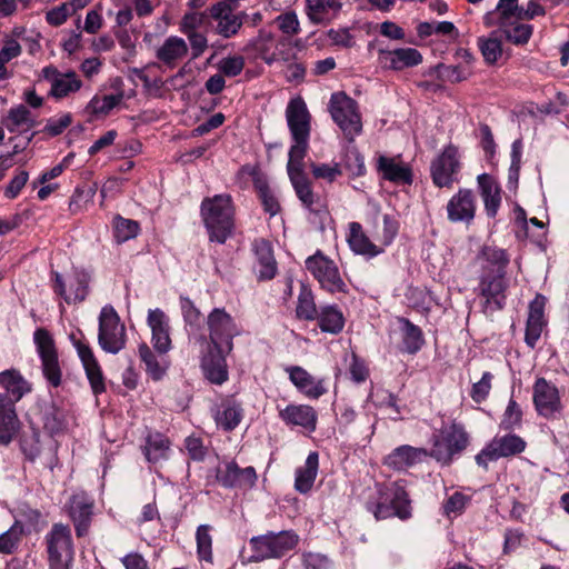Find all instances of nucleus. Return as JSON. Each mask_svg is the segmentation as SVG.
<instances>
[{
  "label": "nucleus",
  "mask_w": 569,
  "mask_h": 569,
  "mask_svg": "<svg viewBox=\"0 0 569 569\" xmlns=\"http://www.w3.org/2000/svg\"><path fill=\"white\" fill-rule=\"evenodd\" d=\"M378 171L382 178L398 184H411L413 176L411 168L403 163H398L393 158L380 156L378 159Z\"/></svg>",
  "instance_id": "35"
},
{
  "label": "nucleus",
  "mask_w": 569,
  "mask_h": 569,
  "mask_svg": "<svg viewBox=\"0 0 569 569\" xmlns=\"http://www.w3.org/2000/svg\"><path fill=\"white\" fill-rule=\"evenodd\" d=\"M233 207L229 194L203 199L201 216L211 241L224 243L233 229Z\"/></svg>",
  "instance_id": "2"
},
{
  "label": "nucleus",
  "mask_w": 569,
  "mask_h": 569,
  "mask_svg": "<svg viewBox=\"0 0 569 569\" xmlns=\"http://www.w3.org/2000/svg\"><path fill=\"white\" fill-rule=\"evenodd\" d=\"M139 223L131 219L116 216L113 219V234L117 242L122 243L138 236Z\"/></svg>",
  "instance_id": "51"
},
{
  "label": "nucleus",
  "mask_w": 569,
  "mask_h": 569,
  "mask_svg": "<svg viewBox=\"0 0 569 569\" xmlns=\"http://www.w3.org/2000/svg\"><path fill=\"white\" fill-rule=\"evenodd\" d=\"M188 44L184 39L170 36L157 49L156 58L166 67L172 69L188 54Z\"/></svg>",
  "instance_id": "33"
},
{
  "label": "nucleus",
  "mask_w": 569,
  "mask_h": 569,
  "mask_svg": "<svg viewBox=\"0 0 569 569\" xmlns=\"http://www.w3.org/2000/svg\"><path fill=\"white\" fill-rule=\"evenodd\" d=\"M508 282L506 274L482 273L478 286V295L485 299L483 311H499L506 303V289Z\"/></svg>",
  "instance_id": "14"
},
{
  "label": "nucleus",
  "mask_w": 569,
  "mask_h": 569,
  "mask_svg": "<svg viewBox=\"0 0 569 569\" xmlns=\"http://www.w3.org/2000/svg\"><path fill=\"white\" fill-rule=\"evenodd\" d=\"M328 111L333 122L343 132L345 138L349 142H353L362 131L358 102L343 91L335 92L330 97Z\"/></svg>",
  "instance_id": "4"
},
{
  "label": "nucleus",
  "mask_w": 569,
  "mask_h": 569,
  "mask_svg": "<svg viewBox=\"0 0 569 569\" xmlns=\"http://www.w3.org/2000/svg\"><path fill=\"white\" fill-rule=\"evenodd\" d=\"M399 333L401 341L398 349L402 353L416 355L425 345V336L420 327L411 322L408 318L398 317Z\"/></svg>",
  "instance_id": "30"
},
{
  "label": "nucleus",
  "mask_w": 569,
  "mask_h": 569,
  "mask_svg": "<svg viewBox=\"0 0 569 569\" xmlns=\"http://www.w3.org/2000/svg\"><path fill=\"white\" fill-rule=\"evenodd\" d=\"M476 196L470 189H459L447 204L448 220L470 224L476 214Z\"/></svg>",
  "instance_id": "19"
},
{
  "label": "nucleus",
  "mask_w": 569,
  "mask_h": 569,
  "mask_svg": "<svg viewBox=\"0 0 569 569\" xmlns=\"http://www.w3.org/2000/svg\"><path fill=\"white\" fill-rule=\"evenodd\" d=\"M93 501L84 493L73 495L69 501V516L73 521L77 537H84L93 515Z\"/></svg>",
  "instance_id": "23"
},
{
  "label": "nucleus",
  "mask_w": 569,
  "mask_h": 569,
  "mask_svg": "<svg viewBox=\"0 0 569 569\" xmlns=\"http://www.w3.org/2000/svg\"><path fill=\"white\" fill-rule=\"evenodd\" d=\"M43 427L50 433H59L64 429V415L57 406L51 405L43 411Z\"/></svg>",
  "instance_id": "55"
},
{
  "label": "nucleus",
  "mask_w": 569,
  "mask_h": 569,
  "mask_svg": "<svg viewBox=\"0 0 569 569\" xmlns=\"http://www.w3.org/2000/svg\"><path fill=\"white\" fill-rule=\"evenodd\" d=\"M349 372L351 380L356 383L365 382L369 377V369L366 361L356 353H352Z\"/></svg>",
  "instance_id": "63"
},
{
  "label": "nucleus",
  "mask_w": 569,
  "mask_h": 569,
  "mask_svg": "<svg viewBox=\"0 0 569 569\" xmlns=\"http://www.w3.org/2000/svg\"><path fill=\"white\" fill-rule=\"evenodd\" d=\"M180 306L186 323L190 327L191 330L198 329L201 322L200 310L194 306V303L189 298L182 297L180 299Z\"/></svg>",
  "instance_id": "58"
},
{
  "label": "nucleus",
  "mask_w": 569,
  "mask_h": 569,
  "mask_svg": "<svg viewBox=\"0 0 569 569\" xmlns=\"http://www.w3.org/2000/svg\"><path fill=\"white\" fill-rule=\"evenodd\" d=\"M345 168L353 177H360L365 174L366 167L363 157L357 151V149L349 150L345 157Z\"/></svg>",
  "instance_id": "61"
},
{
  "label": "nucleus",
  "mask_w": 569,
  "mask_h": 569,
  "mask_svg": "<svg viewBox=\"0 0 569 569\" xmlns=\"http://www.w3.org/2000/svg\"><path fill=\"white\" fill-rule=\"evenodd\" d=\"M253 271L258 282L272 280L278 273L272 243L266 239H257L253 244Z\"/></svg>",
  "instance_id": "15"
},
{
  "label": "nucleus",
  "mask_w": 569,
  "mask_h": 569,
  "mask_svg": "<svg viewBox=\"0 0 569 569\" xmlns=\"http://www.w3.org/2000/svg\"><path fill=\"white\" fill-rule=\"evenodd\" d=\"M89 282L90 276L83 270H74L67 278L52 271V290L68 305L84 301L89 293Z\"/></svg>",
  "instance_id": "11"
},
{
  "label": "nucleus",
  "mask_w": 569,
  "mask_h": 569,
  "mask_svg": "<svg viewBox=\"0 0 569 569\" xmlns=\"http://www.w3.org/2000/svg\"><path fill=\"white\" fill-rule=\"evenodd\" d=\"M42 77L51 84L49 94L54 99H63L77 92L82 87V81L74 71L60 72L56 67L48 66L42 69Z\"/></svg>",
  "instance_id": "16"
},
{
  "label": "nucleus",
  "mask_w": 569,
  "mask_h": 569,
  "mask_svg": "<svg viewBox=\"0 0 569 569\" xmlns=\"http://www.w3.org/2000/svg\"><path fill=\"white\" fill-rule=\"evenodd\" d=\"M493 376L491 372H483L481 379L478 382H475L470 390V397L476 403L483 402L491 390V381Z\"/></svg>",
  "instance_id": "57"
},
{
  "label": "nucleus",
  "mask_w": 569,
  "mask_h": 569,
  "mask_svg": "<svg viewBox=\"0 0 569 569\" xmlns=\"http://www.w3.org/2000/svg\"><path fill=\"white\" fill-rule=\"evenodd\" d=\"M532 401L539 416L552 419L562 410L558 388L546 378H537L532 387Z\"/></svg>",
  "instance_id": "13"
},
{
  "label": "nucleus",
  "mask_w": 569,
  "mask_h": 569,
  "mask_svg": "<svg viewBox=\"0 0 569 569\" xmlns=\"http://www.w3.org/2000/svg\"><path fill=\"white\" fill-rule=\"evenodd\" d=\"M428 458V450L402 445L395 448L386 458L385 465L395 470H406Z\"/></svg>",
  "instance_id": "26"
},
{
  "label": "nucleus",
  "mask_w": 569,
  "mask_h": 569,
  "mask_svg": "<svg viewBox=\"0 0 569 569\" xmlns=\"http://www.w3.org/2000/svg\"><path fill=\"white\" fill-rule=\"evenodd\" d=\"M299 542V536L293 530L268 532L251 538V561L269 558H281L293 550Z\"/></svg>",
  "instance_id": "6"
},
{
  "label": "nucleus",
  "mask_w": 569,
  "mask_h": 569,
  "mask_svg": "<svg viewBox=\"0 0 569 569\" xmlns=\"http://www.w3.org/2000/svg\"><path fill=\"white\" fill-rule=\"evenodd\" d=\"M460 168L458 147L448 144L431 162L430 173L432 182L438 188H451L458 181L457 174Z\"/></svg>",
  "instance_id": "12"
},
{
  "label": "nucleus",
  "mask_w": 569,
  "mask_h": 569,
  "mask_svg": "<svg viewBox=\"0 0 569 569\" xmlns=\"http://www.w3.org/2000/svg\"><path fill=\"white\" fill-rule=\"evenodd\" d=\"M23 526L16 521L7 531L0 535V553L12 555L17 551L23 536Z\"/></svg>",
  "instance_id": "50"
},
{
  "label": "nucleus",
  "mask_w": 569,
  "mask_h": 569,
  "mask_svg": "<svg viewBox=\"0 0 569 569\" xmlns=\"http://www.w3.org/2000/svg\"><path fill=\"white\" fill-rule=\"evenodd\" d=\"M516 10H518V0H499L496 10L485 16V23L488 27L507 26V22L512 21Z\"/></svg>",
  "instance_id": "43"
},
{
  "label": "nucleus",
  "mask_w": 569,
  "mask_h": 569,
  "mask_svg": "<svg viewBox=\"0 0 569 569\" xmlns=\"http://www.w3.org/2000/svg\"><path fill=\"white\" fill-rule=\"evenodd\" d=\"M286 119L292 140H309L311 116L301 98L290 100L286 109Z\"/></svg>",
  "instance_id": "17"
},
{
  "label": "nucleus",
  "mask_w": 569,
  "mask_h": 569,
  "mask_svg": "<svg viewBox=\"0 0 569 569\" xmlns=\"http://www.w3.org/2000/svg\"><path fill=\"white\" fill-rule=\"evenodd\" d=\"M492 32L489 38H479L478 46L487 63H495L502 53L501 41Z\"/></svg>",
  "instance_id": "54"
},
{
  "label": "nucleus",
  "mask_w": 569,
  "mask_h": 569,
  "mask_svg": "<svg viewBox=\"0 0 569 569\" xmlns=\"http://www.w3.org/2000/svg\"><path fill=\"white\" fill-rule=\"evenodd\" d=\"M306 268L317 279L323 290L330 293H346L348 291L338 266L333 260L325 256L321 250H317L313 256L307 258Z\"/></svg>",
  "instance_id": "8"
},
{
  "label": "nucleus",
  "mask_w": 569,
  "mask_h": 569,
  "mask_svg": "<svg viewBox=\"0 0 569 569\" xmlns=\"http://www.w3.org/2000/svg\"><path fill=\"white\" fill-rule=\"evenodd\" d=\"M495 446L497 447L501 458H508L525 451L526 441L515 433H508L502 437H495Z\"/></svg>",
  "instance_id": "44"
},
{
  "label": "nucleus",
  "mask_w": 569,
  "mask_h": 569,
  "mask_svg": "<svg viewBox=\"0 0 569 569\" xmlns=\"http://www.w3.org/2000/svg\"><path fill=\"white\" fill-rule=\"evenodd\" d=\"M72 122V117L70 113H64L60 118H51L47 121L43 132L49 134L50 137H57L61 134Z\"/></svg>",
  "instance_id": "64"
},
{
  "label": "nucleus",
  "mask_w": 569,
  "mask_h": 569,
  "mask_svg": "<svg viewBox=\"0 0 569 569\" xmlns=\"http://www.w3.org/2000/svg\"><path fill=\"white\" fill-rule=\"evenodd\" d=\"M286 371L293 386L310 399H318L327 392L323 379L316 380L306 369L299 366L288 367Z\"/></svg>",
  "instance_id": "28"
},
{
  "label": "nucleus",
  "mask_w": 569,
  "mask_h": 569,
  "mask_svg": "<svg viewBox=\"0 0 569 569\" xmlns=\"http://www.w3.org/2000/svg\"><path fill=\"white\" fill-rule=\"evenodd\" d=\"M521 419L522 411L517 401L511 398L503 413L501 427L505 430H511L515 426H519L521 423Z\"/></svg>",
  "instance_id": "59"
},
{
  "label": "nucleus",
  "mask_w": 569,
  "mask_h": 569,
  "mask_svg": "<svg viewBox=\"0 0 569 569\" xmlns=\"http://www.w3.org/2000/svg\"><path fill=\"white\" fill-rule=\"evenodd\" d=\"M295 192L303 207L316 216L327 213L326 208L320 203L319 197L313 192L311 181L306 173H293L289 176Z\"/></svg>",
  "instance_id": "27"
},
{
  "label": "nucleus",
  "mask_w": 569,
  "mask_h": 569,
  "mask_svg": "<svg viewBox=\"0 0 569 569\" xmlns=\"http://www.w3.org/2000/svg\"><path fill=\"white\" fill-rule=\"evenodd\" d=\"M0 387L3 395L16 406L26 395L32 390L31 383L17 369H8L0 372Z\"/></svg>",
  "instance_id": "29"
},
{
  "label": "nucleus",
  "mask_w": 569,
  "mask_h": 569,
  "mask_svg": "<svg viewBox=\"0 0 569 569\" xmlns=\"http://www.w3.org/2000/svg\"><path fill=\"white\" fill-rule=\"evenodd\" d=\"M123 99V92L117 94H107L103 97L94 96L86 107L87 112L91 114H108Z\"/></svg>",
  "instance_id": "49"
},
{
  "label": "nucleus",
  "mask_w": 569,
  "mask_h": 569,
  "mask_svg": "<svg viewBox=\"0 0 569 569\" xmlns=\"http://www.w3.org/2000/svg\"><path fill=\"white\" fill-rule=\"evenodd\" d=\"M1 124L9 132L23 134L36 126V120L24 104H19L8 110L1 119Z\"/></svg>",
  "instance_id": "34"
},
{
  "label": "nucleus",
  "mask_w": 569,
  "mask_h": 569,
  "mask_svg": "<svg viewBox=\"0 0 569 569\" xmlns=\"http://www.w3.org/2000/svg\"><path fill=\"white\" fill-rule=\"evenodd\" d=\"M39 438V431L37 429H32L30 437L23 435L20 439V448L24 456L31 461H33L40 452Z\"/></svg>",
  "instance_id": "60"
},
{
  "label": "nucleus",
  "mask_w": 569,
  "mask_h": 569,
  "mask_svg": "<svg viewBox=\"0 0 569 569\" xmlns=\"http://www.w3.org/2000/svg\"><path fill=\"white\" fill-rule=\"evenodd\" d=\"M279 417L291 428L300 427L308 432H313L317 428V411L308 405H288L279 411Z\"/></svg>",
  "instance_id": "22"
},
{
  "label": "nucleus",
  "mask_w": 569,
  "mask_h": 569,
  "mask_svg": "<svg viewBox=\"0 0 569 569\" xmlns=\"http://www.w3.org/2000/svg\"><path fill=\"white\" fill-rule=\"evenodd\" d=\"M228 352H220L209 347V351L202 357L201 369L206 379L211 383L222 385L228 379V370L224 356Z\"/></svg>",
  "instance_id": "31"
},
{
  "label": "nucleus",
  "mask_w": 569,
  "mask_h": 569,
  "mask_svg": "<svg viewBox=\"0 0 569 569\" xmlns=\"http://www.w3.org/2000/svg\"><path fill=\"white\" fill-rule=\"evenodd\" d=\"M208 13L204 12H187L180 22V31L182 33L206 31L208 27Z\"/></svg>",
  "instance_id": "53"
},
{
  "label": "nucleus",
  "mask_w": 569,
  "mask_h": 569,
  "mask_svg": "<svg viewBox=\"0 0 569 569\" xmlns=\"http://www.w3.org/2000/svg\"><path fill=\"white\" fill-rule=\"evenodd\" d=\"M342 2L331 0H306L305 12L315 26H328L338 18Z\"/></svg>",
  "instance_id": "24"
},
{
  "label": "nucleus",
  "mask_w": 569,
  "mask_h": 569,
  "mask_svg": "<svg viewBox=\"0 0 569 569\" xmlns=\"http://www.w3.org/2000/svg\"><path fill=\"white\" fill-rule=\"evenodd\" d=\"M164 355H156L146 342L139 346V357L146 365V370L153 380H160L167 370Z\"/></svg>",
  "instance_id": "40"
},
{
  "label": "nucleus",
  "mask_w": 569,
  "mask_h": 569,
  "mask_svg": "<svg viewBox=\"0 0 569 569\" xmlns=\"http://www.w3.org/2000/svg\"><path fill=\"white\" fill-rule=\"evenodd\" d=\"M348 243L351 250L357 254L376 257L380 252L377 246L363 233L359 222L349 223Z\"/></svg>",
  "instance_id": "37"
},
{
  "label": "nucleus",
  "mask_w": 569,
  "mask_h": 569,
  "mask_svg": "<svg viewBox=\"0 0 569 569\" xmlns=\"http://www.w3.org/2000/svg\"><path fill=\"white\" fill-rule=\"evenodd\" d=\"M276 46V40L272 32L266 29L259 30V34L251 41V58H260L267 63L273 61L272 48Z\"/></svg>",
  "instance_id": "42"
},
{
  "label": "nucleus",
  "mask_w": 569,
  "mask_h": 569,
  "mask_svg": "<svg viewBox=\"0 0 569 569\" xmlns=\"http://www.w3.org/2000/svg\"><path fill=\"white\" fill-rule=\"evenodd\" d=\"M319 468V455L311 451L302 467L296 470L295 489L300 493H308L315 483Z\"/></svg>",
  "instance_id": "36"
},
{
  "label": "nucleus",
  "mask_w": 569,
  "mask_h": 569,
  "mask_svg": "<svg viewBox=\"0 0 569 569\" xmlns=\"http://www.w3.org/2000/svg\"><path fill=\"white\" fill-rule=\"evenodd\" d=\"M469 443L470 437L463 425L452 422L449 427L442 428L438 433L432 435L428 457L442 466H450L453 459L467 449Z\"/></svg>",
  "instance_id": "3"
},
{
  "label": "nucleus",
  "mask_w": 569,
  "mask_h": 569,
  "mask_svg": "<svg viewBox=\"0 0 569 569\" xmlns=\"http://www.w3.org/2000/svg\"><path fill=\"white\" fill-rule=\"evenodd\" d=\"M21 422L16 406L0 392V445L9 446L18 435Z\"/></svg>",
  "instance_id": "25"
},
{
  "label": "nucleus",
  "mask_w": 569,
  "mask_h": 569,
  "mask_svg": "<svg viewBox=\"0 0 569 569\" xmlns=\"http://www.w3.org/2000/svg\"><path fill=\"white\" fill-rule=\"evenodd\" d=\"M251 179L253 188L257 193L259 203L261 204L264 213L269 214L270 218L277 216L281 211V204L278 194L273 188L268 183L267 179L256 174L251 170Z\"/></svg>",
  "instance_id": "32"
},
{
  "label": "nucleus",
  "mask_w": 569,
  "mask_h": 569,
  "mask_svg": "<svg viewBox=\"0 0 569 569\" xmlns=\"http://www.w3.org/2000/svg\"><path fill=\"white\" fill-rule=\"evenodd\" d=\"M296 316L298 319L306 321L316 320L318 316L313 293L306 286H302L299 292Z\"/></svg>",
  "instance_id": "46"
},
{
  "label": "nucleus",
  "mask_w": 569,
  "mask_h": 569,
  "mask_svg": "<svg viewBox=\"0 0 569 569\" xmlns=\"http://www.w3.org/2000/svg\"><path fill=\"white\" fill-rule=\"evenodd\" d=\"M169 449V439L161 433H154L148 436L143 451L149 462L157 463L168 458Z\"/></svg>",
  "instance_id": "41"
},
{
  "label": "nucleus",
  "mask_w": 569,
  "mask_h": 569,
  "mask_svg": "<svg viewBox=\"0 0 569 569\" xmlns=\"http://www.w3.org/2000/svg\"><path fill=\"white\" fill-rule=\"evenodd\" d=\"M249 471V468L241 469L234 461L224 462L217 469V479L224 487H234Z\"/></svg>",
  "instance_id": "48"
},
{
  "label": "nucleus",
  "mask_w": 569,
  "mask_h": 569,
  "mask_svg": "<svg viewBox=\"0 0 569 569\" xmlns=\"http://www.w3.org/2000/svg\"><path fill=\"white\" fill-rule=\"evenodd\" d=\"M311 171L315 178L325 179L329 182L335 181L336 178L342 173L339 163H335L333 166L327 163H311Z\"/></svg>",
  "instance_id": "62"
},
{
  "label": "nucleus",
  "mask_w": 569,
  "mask_h": 569,
  "mask_svg": "<svg viewBox=\"0 0 569 569\" xmlns=\"http://www.w3.org/2000/svg\"><path fill=\"white\" fill-rule=\"evenodd\" d=\"M378 59L383 68L396 71L415 67L422 62L421 53L415 48L379 49Z\"/></svg>",
  "instance_id": "21"
},
{
  "label": "nucleus",
  "mask_w": 569,
  "mask_h": 569,
  "mask_svg": "<svg viewBox=\"0 0 569 569\" xmlns=\"http://www.w3.org/2000/svg\"><path fill=\"white\" fill-rule=\"evenodd\" d=\"M210 346L220 352L232 350V339L240 333L233 319L224 309L214 308L207 318Z\"/></svg>",
  "instance_id": "9"
},
{
  "label": "nucleus",
  "mask_w": 569,
  "mask_h": 569,
  "mask_svg": "<svg viewBox=\"0 0 569 569\" xmlns=\"http://www.w3.org/2000/svg\"><path fill=\"white\" fill-rule=\"evenodd\" d=\"M49 569H71L74 548L71 529L63 523H54L44 537Z\"/></svg>",
  "instance_id": "5"
},
{
  "label": "nucleus",
  "mask_w": 569,
  "mask_h": 569,
  "mask_svg": "<svg viewBox=\"0 0 569 569\" xmlns=\"http://www.w3.org/2000/svg\"><path fill=\"white\" fill-rule=\"evenodd\" d=\"M366 509L376 520L397 517L408 520L412 516L411 500L406 490L405 481L377 485V497L366 502Z\"/></svg>",
  "instance_id": "1"
},
{
  "label": "nucleus",
  "mask_w": 569,
  "mask_h": 569,
  "mask_svg": "<svg viewBox=\"0 0 569 569\" xmlns=\"http://www.w3.org/2000/svg\"><path fill=\"white\" fill-rule=\"evenodd\" d=\"M211 527L209 525H200L197 528V553L200 560L212 562V537L210 535Z\"/></svg>",
  "instance_id": "52"
},
{
  "label": "nucleus",
  "mask_w": 569,
  "mask_h": 569,
  "mask_svg": "<svg viewBox=\"0 0 569 569\" xmlns=\"http://www.w3.org/2000/svg\"><path fill=\"white\" fill-rule=\"evenodd\" d=\"M507 26H499L500 31L506 39L517 46L526 44L532 36L533 28L531 24L520 22H507Z\"/></svg>",
  "instance_id": "45"
},
{
  "label": "nucleus",
  "mask_w": 569,
  "mask_h": 569,
  "mask_svg": "<svg viewBox=\"0 0 569 569\" xmlns=\"http://www.w3.org/2000/svg\"><path fill=\"white\" fill-rule=\"evenodd\" d=\"M33 339L41 359L42 373L51 387L58 388L62 382V370L54 341L43 328L36 330Z\"/></svg>",
  "instance_id": "10"
},
{
  "label": "nucleus",
  "mask_w": 569,
  "mask_h": 569,
  "mask_svg": "<svg viewBox=\"0 0 569 569\" xmlns=\"http://www.w3.org/2000/svg\"><path fill=\"white\" fill-rule=\"evenodd\" d=\"M98 343L103 351L112 355L126 346V328L112 306H104L100 311Z\"/></svg>",
  "instance_id": "7"
},
{
  "label": "nucleus",
  "mask_w": 569,
  "mask_h": 569,
  "mask_svg": "<svg viewBox=\"0 0 569 569\" xmlns=\"http://www.w3.org/2000/svg\"><path fill=\"white\" fill-rule=\"evenodd\" d=\"M151 330V343L159 355H166L171 349L170 320L159 308L150 309L147 317Z\"/></svg>",
  "instance_id": "18"
},
{
  "label": "nucleus",
  "mask_w": 569,
  "mask_h": 569,
  "mask_svg": "<svg viewBox=\"0 0 569 569\" xmlns=\"http://www.w3.org/2000/svg\"><path fill=\"white\" fill-rule=\"evenodd\" d=\"M241 409L236 405H227L221 412L217 413V425L224 430L234 429L241 421Z\"/></svg>",
  "instance_id": "56"
},
{
  "label": "nucleus",
  "mask_w": 569,
  "mask_h": 569,
  "mask_svg": "<svg viewBox=\"0 0 569 569\" xmlns=\"http://www.w3.org/2000/svg\"><path fill=\"white\" fill-rule=\"evenodd\" d=\"M73 346L76 347L78 356L83 365L92 392L96 396L104 392V377L91 348L80 340H73Z\"/></svg>",
  "instance_id": "20"
},
{
  "label": "nucleus",
  "mask_w": 569,
  "mask_h": 569,
  "mask_svg": "<svg viewBox=\"0 0 569 569\" xmlns=\"http://www.w3.org/2000/svg\"><path fill=\"white\" fill-rule=\"evenodd\" d=\"M316 319L322 332L338 335L343 330L345 317L336 306L321 307Z\"/></svg>",
  "instance_id": "39"
},
{
  "label": "nucleus",
  "mask_w": 569,
  "mask_h": 569,
  "mask_svg": "<svg viewBox=\"0 0 569 569\" xmlns=\"http://www.w3.org/2000/svg\"><path fill=\"white\" fill-rule=\"evenodd\" d=\"M478 258L486 262V264L482 266V273L506 274L509 258L505 250L485 246Z\"/></svg>",
  "instance_id": "38"
},
{
  "label": "nucleus",
  "mask_w": 569,
  "mask_h": 569,
  "mask_svg": "<svg viewBox=\"0 0 569 569\" xmlns=\"http://www.w3.org/2000/svg\"><path fill=\"white\" fill-rule=\"evenodd\" d=\"M309 148V140H293V144L289 150V159L287 163L288 176L293 173H303V159Z\"/></svg>",
  "instance_id": "47"
}]
</instances>
